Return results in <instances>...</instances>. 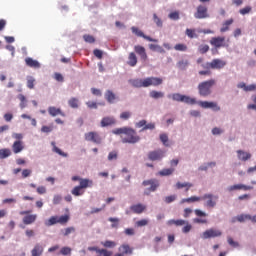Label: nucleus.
<instances>
[{
	"label": "nucleus",
	"instance_id": "nucleus-1",
	"mask_svg": "<svg viewBox=\"0 0 256 256\" xmlns=\"http://www.w3.org/2000/svg\"><path fill=\"white\" fill-rule=\"evenodd\" d=\"M215 85H217V81L215 79H210V80H206V81L199 83L198 84V93H199L200 97H209V95H211V93H213V91L211 89H213V87H215Z\"/></svg>",
	"mask_w": 256,
	"mask_h": 256
},
{
	"label": "nucleus",
	"instance_id": "nucleus-2",
	"mask_svg": "<svg viewBox=\"0 0 256 256\" xmlns=\"http://www.w3.org/2000/svg\"><path fill=\"white\" fill-rule=\"evenodd\" d=\"M121 137L122 143H130L134 145L135 143H139V141H141V137L137 135V131L129 127L126 128V132Z\"/></svg>",
	"mask_w": 256,
	"mask_h": 256
},
{
	"label": "nucleus",
	"instance_id": "nucleus-3",
	"mask_svg": "<svg viewBox=\"0 0 256 256\" xmlns=\"http://www.w3.org/2000/svg\"><path fill=\"white\" fill-rule=\"evenodd\" d=\"M172 99L173 101H177L178 103H186L187 105L197 104V100L195 98L179 93L172 94Z\"/></svg>",
	"mask_w": 256,
	"mask_h": 256
},
{
	"label": "nucleus",
	"instance_id": "nucleus-4",
	"mask_svg": "<svg viewBox=\"0 0 256 256\" xmlns=\"http://www.w3.org/2000/svg\"><path fill=\"white\" fill-rule=\"evenodd\" d=\"M227 65V62L224 60H221L219 58L213 59L211 62H207L206 64H203V69H223Z\"/></svg>",
	"mask_w": 256,
	"mask_h": 256
},
{
	"label": "nucleus",
	"instance_id": "nucleus-5",
	"mask_svg": "<svg viewBox=\"0 0 256 256\" xmlns=\"http://www.w3.org/2000/svg\"><path fill=\"white\" fill-rule=\"evenodd\" d=\"M195 19H209V9L207 6L199 5L196 8V12L194 13Z\"/></svg>",
	"mask_w": 256,
	"mask_h": 256
},
{
	"label": "nucleus",
	"instance_id": "nucleus-6",
	"mask_svg": "<svg viewBox=\"0 0 256 256\" xmlns=\"http://www.w3.org/2000/svg\"><path fill=\"white\" fill-rule=\"evenodd\" d=\"M31 210L21 211L20 215H26L23 217L22 222L24 225H33L37 221V214H29Z\"/></svg>",
	"mask_w": 256,
	"mask_h": 256
},
{
	"label": "nucleus",
	"instance_id": "nucleus-7",
	"mask_svg": "<svg viewBox=\"0 0 256 256\" xmlns=\"http://www.w3.org/2000/svg\"><path fill=\"white\" fill-rule=\"evenodd\" d=\"M142 185L144 187H147L150 185V188L147 189V191L155 192L157 191V188L159 187V180L157 179H150V180H144L142 182ZM145 191L144 195H149V192Z\"/></svg>",
	"mask_w": 256,
	"mask_h": 256
},
{
	"label": "nucleus",
	"instance_id": "nucleus-8",
	"mask_svg": "<svg viewBox=\"0 0 256 256\" xmlns=\"http://www.w3.org/2000/svg\"><path fill=\"white\" fill-rule=\"evenodd\" d=\"M85 141H90L96 145H101L102 139L99 133L97 132H87L84 134Z\"/></svg>",
	"mask_w": 256,
	"mask_h": 256
},
{
	"label": "nucleus",
	"instance_id": "nucleus-9",
	"mask_svg": "<svg viewBox=\"0 0 256 256\" xmlns=\"http://www.w3.org/2000/svg\"><path fill=\"white\" fill-rule=\"evenodd\" d=\"M210 44L216 49H221V47H229V44L225 42V37L221 36L211 38Z\"/></svg>",
	"mask_w": 256,
	"mask_h": 256
},
{
	"label": "nucleus",
	"instance_id": "nucleus-10",
	"mask_svg": "<svg viewBox=\"0 0 256 256\" xmlns=\"http://www.w3.org/2000/svg\"><path fill=\"white\" fill-rule=\"evenodd\" d=\"M131 31L132 33H134V35H136V37H142L143 39H145L146 41H150L151 43H158L159 40L151 38L150 36L145 35V33H143V31H141L139 28L132 26L131 27Z\"/></svg>",
	"mask_w": 256,
	"mask_h": 256
},
{
	"label": "nucleus",
	"instance_id": "nucleus-11",
	"mask_svg": "<svg viewBox=\"0 0 256 256\" xmlns=\"http://www.w3.org/2000/svg\"><path fill=\"white\" fill-rule=\"evenodd\" d=\"M219 199V196H215L213 194H205L202 197L203 201H206V207H215V205H217V200Z\"/></svg>",
	"mask_w": 256,
	"mask_h": 256
},
{
	"label": "nucleus",
	"instance_id": "nucleus-12",
	"mask_svg": "<svg viewBox=\"0 0 256 256\" xmlns=\"http://www.w3.org/2000/svg\"><path fill=\"white\" fill-rule=\"evenodd\" d=\"M221 235H223V233L220 230L210 228L203 232L202 239H211L215 237H221Z\"/></svg>",
	"mask_w": 256,
	"mask_h": 256
},
{
	"label": "nucleus",
	"instance_id": "nucleus-13",
	"mask_svg": "<svg viewBox=\"0 0 256 256\" xmlns=\"http://www.w3.org/2000/svg\"><path fill=\"white\" fill-rule=\"evenodd\" d=\"M146 87H159V85H163V79L159 77H147L145 78Z\"/></svg>",
	"mask_w": 256,
	"mask_h": 256
},
{
	"label": "nucleus",
	"instance_id": "nucleus-14",
	"mask_svg": "<svg viewBox=\"0 0 256 256\" xmlns=\"http://www.w3.org/2000/svg\"><path fill=\"white\" fill-rule=\"evenodd\" d=\"M163 157H165V152H163L161 149L148 153V159L150 161H161Z\"/></svg>",
	"mask_w": 256,
	"mask_h": 256
},
{
	"label": "nucleus",
	"instance_id": "nucleus-15",
	"mask_svg": "<svg viewBox=\"0 0 256 256\" xmlns=\"http://www.w3.org/2000/svg\"><path fill=\"white\" fill-rule=\"evenodd\" d=\"M200 107L202 109H212L213 111H221V107L217 104V102H209V101H200Z\"/></svg>",
	"mask_w": 256,
	"mask_h": 256
},
{
	"label": "nucleus",
	"instance_id": "nucleus-16",
	"mask_svg": "<svg viewBox=\"0 0 256 256\" xmlns=\"http://www.w3.org/2000/svg\"><path fill=\"white\" fill-rule=\"evenodd\" d=\"M253 186H247L245 184H234L228 187V191L231 193L233 191H252Z\"/></svg>",
	"mask_w": 256,
	"mask_h": 256
},
{
	"label": "nucleus",
	"instance_id": "nucleus-17",
	"mask_svg": "<svg viewBox=\"0 0 256 256\" xmlns=\"http://www.w3.org/2000/svg\"><path fill=\"white\" fill-rule=\"evenodd\" d=\"M134 51H135V53H137V55L140 56L142 61H147V52L145 51V47H143L141 45H136L134 47Z\"/></svg>",
	"mask_w": 256,
	"mask_h": 256
},
{
	"label": "nucleus",
	"instance_id": "nucleus-18",
	"mask_svg": "<svg viewBox=\"0 0 256 256\" xmlns=\"http://www.w3.org/2000/svg\"><path fill=\"white\" fill-rule=\"evenodd\" d=\"M131 211L133 213H136V215H141V213H143L145 211V209H147V206H145L144 204H134L130 207Z\"/></svg>",
	"mask_w": 256,
	"mask_h": 256
},
{
	"label": "nucleus",
	"instance_id": "nucleus-19",
	"mask_svg": "<svg viewBox=\"0 0 256 256\" xmlns=\"http://www.w3.org/2000/svg\"><path fill=\"white\" fill-rule=\"evenodd\" d=\"M48 113L51 117H57V115H61V117H65V113L61 110V108H56L55 106H50L48 108Z\"/></svg>",
	"mask_w": 256,
	"mask_h": 256
},
{
	"label": "nucleus",
	"instance_id": "nucleus-20",
	"mask_svg": "<svg viewBox=\"0 0 256 256\" xmlns=\"http://www.w3.org/2000/svg\"><path fill=\"white\" fill-rule=\"evenodd\" d=\"M25 149V146L23 145V141L21 140H16L13 145H12V151L13 153H21Z\"/></svg>",
	"mask_w": 256,
	"mask_h": 256
},
{
	"label": "nucleus",
	"instance_id": "nucleus-21",
	"mask_svg": "<svg viewBox=\"0 0 256 256\" xmlns=\"http://www.w3.org/2000/svg\"><path fill=\"white\" fill-rule=\"evenodd\" d=\"M132 86L136 87V89H141V87L147 88L146 79H133L130 80Z\"/></svg>",
	"mask_w": 256,
	"mask_h": 256
},
{
	"label": "nucleus",
	"instance_id": "nucleus-22",
	"mask_svg": "<svg viewBox=\"0 0 256 256\" xmlns=\"http://www.w3.org/2000/svg\"><path fill=\"white\" fill-rule=\"evenodd\" d=\"M25 63L27 67H32V69H39L41 67V64L37 60H33V58L28 57L25 59Z\"/></svg>",
	"mask_w": 256,
	"mask_h": 256
},
{
	"label": "nucleus",
	"instance_id": "nucleus-23",
	"mask_svg": "<svg viewBox=\"0 0 256 256\" xmlns=\"http://www.w3.org/2000/svg\"><path fill=\"white\" fill-rule=\"evenodd\" d=\"M43 251H44L43 245L36 244L34 246V248L32 249V251H31V255L32 256H42L43 255Z\"/></svg>",
	"mask_w": 256,
	"mask_h": 256
},
{
	"label": "nucleus",
	"instance_id": "nucleus-24",
	"mask_svg": "<svg viewBox=\"0 0 256 256\" xmlns=\"http://www.w3.org/2000/svg\"><path fill=\"white\" fill-rule=\"evenodd\" d=\"M237 155L240 161H249V159H251V153L245 152L243 150H238Z\"/></svg>",
	"mask_w": 256,
	"mask_h": 256
},
{
	"label": "nucleus",
	"instance_id": "nucleus-25",
	"mask_svg": "<svg viewBox=\"0 0 256 256\" xmlns=\"http://www.w3.org/2000/svg\"><path fill=\"white\" fill-rule=\"evenodd\" d=\"M109 125H115V118H113V117H104L101 120V127H109Z\"/></svg>",
	"mask_w": 256,
	"mask_h": 256
},
{
	"label": "nucleus",
	"instance_id": "nucleus-26",
	"mask_svg": "<svg viewBox=\"0 0 256 256\" xmlns=\"http://www.w3.org/2000/svg\"><path fill=\"white\" fill-rule=\"evenodd\" d=\"M78 187H81L82 189H87L88 187H93V180L90 179H80V185Z\"/></svg>",
	"mask_w": 256,
	"mask_h": 256
},
{
	"label": "nucleus",
	"instance_id": "nucleus-27",
	"mask_svg": "<svg viewBox=\"0 0 256 256\" xmlns=\"http://www.w3.org/2000/svg\"><path fill=\"white\" fill-rule=\"evenodd\" d=\"M127 64L130 67H135V65H137V55L134 52H131L128 55V62H127Z\"/></svg>",
	"mask_w": 256,
	"mask_h": 256
},
{
	"label": "nucleus",
	"instance_id": "nucleus-28",
	"mask_svg": "<svg viewBox=\"0 0 256 256\" xmlns=\"http://www.w3.org/2000/svg\"><path fill=\"white\" fill-rule=\"evenodd\" d=\"M176 65L180 71H186L187 67H189V60H180Z\"/></svg>",
	"mask_w": 256,
	"mask_h": 256
},
{
	"label": "nucleus",
	"instance_id": "nucleus-29",
	"mask_svg": "<svg viewBox=\"0 0 256 256\" xmlns=\"http://www.w3.org/2000/svg\"><path fill=\"white\" fill-rule=\"evenodd\" d=\"M71 193L74 197H81L85 193V190L81 186H76L72 189Z\"/></svg>",
	"mask_w": 256,
	"mask_h": 256
},
{
	"label": "nucleus",
	"instance_id": "nucleus-30",
	"mask_svg": "<svg viewBox=\"0 0 256 256\" xmlns=\"http://www.w3.org/2000/svg\"><path fill=\"white\" fill-rule=\"evenodd\" d=\"M230 25H233V18L229 19V20H226L224 23H223V26L221 27L220 29V33H226V31H229V26Z\"/></svg>",
	"mask_w": 256,
	"mask_h": 256
},
{
	"label": "nucleus",
	"instance_id": "nucleus-31",
	"mask_svg": "<svg viewBox=\"0 0 256 256\" xmlns=\"http://www.w3.org/2000/svg\"><path fill=\"white\" fill-rule=\"evenodd\" d=\"M174 172V168H165L159 172V175H161V177H169V175H173Z\"/></svg>",
	"mask_w": 256,
	"mask_h": 256
},
{
	"label": "nucleus",
	"instance_id": "nucleus-32",
	"mask_svg": "<svg viewBox=\"0 0 256 256\" xmlns=\"http://www.w3.org/2000/svg\"><path fill=\"white\" fill-rule=\"evenodd\" d=\"M202 197L191 196L190 198H184L181 200V203H196L197 201H201Z\"/></svg>",
	"mask_w": 256,
	"mask_h": 256
},
{
	"label": "nucleus",
	"instance_id": "nucleus-33",
	"mask_svg": "<svg viewBox=\"0 0 256 256\" xmlns=\"http://www.w3.org/2000/svg\"><path fill=\"white\" fill-rule=\"evenodd\" d=\"M167 225H176V227H181L183 225H187V221L185 220H169Z\"/></svg>",
	"mask_w": 256,
	"mask_h": 256
},
{
	"label": "nucleus",
	"instance_id": "nucleus-34",
	"mask_svg": "<svg viewBox=\"0 0 256 256\" xmlns=\"http://www.w3.org/2000/svg\"><path fill=\"white\" fill-rule=\"evenodd\" d=\"M150 97L152 99H163V97H165V93L159 92V91H156V90H152L150 92Z\"/></svg>",
	"mask_w": 256,
	"mask_h": 256
},
{
	"label": "nucleus",
	"instance_id": "nucleus-35",
	"mask_svg": "<svg viewBox=\"0 0 256 256\" xmlns=\"http://www.w3.org/2000/svg\"><path fill=\"white\" fill-rule=\"evenodd\" d=\"M184 187L186 188V191H189V189H191V187H193V184H191L189 182H184V183L177 182L176 183V189H183Z\"/></svg>",
	"mask_w": 256,
	"mask_h": 256
},
{
	"label": "nucleus",
	"instance_id": "nucleus-36",
	"mask_svg": "<svg viewBox=\"0 0 256 256\" xmlns=\"http://www.w3.org/2000/svg\"><path fill=\"white\" fill-rule=\"evenodd\" d=\"M57 223H59V216H52L45 224L47 227H51L52 225H57Z\"/></svg>",
	"mask_w": 256,
	"mask_h": 256
},
{
	"label": "nucleus",
	"instance_id": "nucleus-37",
	"mask_svg": "<svg viewBox=\"0 0 256 256\" xmlns=\"http://www.w3.org/2000/svg\"><path fill=\"white\" fill-rule=\"evenodd\" d=\"M10 155L11 150L9 148L0 149V159H7Z\"/></svg>",
	"mask_w": 256,
	"mask_h": 256
},
{
	"label": "nucleus",
	"instance_id": "nucleus-38",
	"mask_svg": "<svg viewBox=\"0 0 256 256\" xmlns=\"http://www.w3.org/2000/svg\"><path fill=\"white\" fill-rule=\"evenodd\" d=\"M251 219V215L249 214H241L237 216V221H239V223H245V221H250Z\"/></svg>",
	"mask_w": 256,
	"mask_h": 256
},
{
	"label": "nucleus",
	"instance_id": "nucleus-39",
	"mask_svg": "<svg viewBox=\"0 0 256 256\" xmlns=\"http://www.w3.org/2000/svg\"><path fill=\"white\" fill-rule=\"evenodd\" d=\"M105 98L108 103H113V101H115V94L111 90H107Z\"/></svg>",
	"mask_w": 256,
	"mask_h": 256
},
{
	"label": "nucleus",
	"instance_id": "nucleus-40",
	"mask_svg": "<svg viewBox=\"0 0 256 256\" xmlns=\"http://www.w3.org/2000/svg\"><path fill=\"white\" fill-rule=\"evenodd\" d=\"M51 145H52V147H53L54 153H57L58 155H61V157H67V153L62 152V150L59 149V147H57V146L55 145V142H51Z\"/></svg>",
	"mask_w": 256,
	"mask_h": 256
},
{
	"label": "nucleus",
	"instance_id": "nucleus-41",
	"mask_svg": "<svg viewBox=\"0 0 256 256\" xmlns=\"http://www.w3.org/2000/svg\"><path fill=\"white\" fill-rule=\"evenodd\" d=\"M153 21L156 24V27H159L160 29L163 27V20H161L155 13L153 14Z\"/></svg>",
	"mask_w": 256,
	"mask_h": 256
},
{
	"label": "nucleus",
	"instance_id": "nucleus-42",
	"mask_svg": "<svg viewBox=\"0 0 256 256\" xmlns=\"http://www.w3.org/2000/svg\"><path fill=\"white\" fill-rule=\"evenodd\" d=\"M27 87L28 89H35V78L33 76L27 77Z\"/></svg>",
	"mask_w": 256,
	"mask_h": 256
},
{
	"label": "nucleus",
	"instance_id": "nucleus-43",
	"mask_svg": "<svg viewBox=\"0 0 256 256\" xmlns=\"http://www.w3.org/2000/svg\"><path fill=\"white\" fill-rule=\"evenodd\" d=\"M68 104L72 109H77V107H79V100L77 98H71L68 101Z\"/></svg>",
	"mask_w": 256,
	"mask_h": 256
},
{
	"label": "nucleus",
	"instance_id": "nucleus-44",
	"mask_svg": "<svg viewBox=\"0 0 256 256\" xmlns=\"http://www.w3.org/2000/svg\"><path fill=\"white\" fill-rule=\"evenodd\" d=\"M103 247H106L108 249H113V247L117 246V243L111 240H106L105 242L102 243Z\"/></svg>",
	"mask_w": 256,
	"mask_h": 256
},
{
	"label": "nucleus",
	"instance_id": "nucleus-45",
	"mask_svg": "<svg viewBox=\"0 0 256 256\" xmlns=\"http://www.w3.org/2000/svg\"><path fill=\"white\" fill-rule=\"evenodd\" d=\"M58 223H60V225H65L66 223H69V215H63L58 217Z\"/></svg>",
	"mask_w": 256,
	"mask_h": 256
},
{
	"label": "nucleus",
	"instance_id": "nucleus-46",
	"mask_svg": "<svg viewBox=\"0 0 256 256\" xmlns=\"http://www.w3.org/2000/svg\"><path fill=\"white\" fill-rule=\"evenodd\" d=\"M71 233H75V227L71 226L63 230L64 237H69Z\"/></svg>",
	"mask_w": 256,
	"mask_h": 256
},
{
	"label": "nucleus",
	"instance_id": "nucleus-47",
	"mask_svg": "<svg viewBox=\"0 0 256 256\" xmlns=\"http://www.w3.org/2000/svg\"><path fill=\"white\" fill-rule=\"evenodd\" d=\"M186 35L187 37H189L190 39H195V37H197V33H195V29H186Z\"/></svg>",
	"mask_w": 256,
	"mask_h": 256
},
{
	"label": "nucleus",
	"instance_id": "nucleus-48",
	"mask_svg": "<svg viewBox=\"0 0 256 256\" xmlns=\"http://www.w3.org/2000/svg\"><path fill=\"white\" fill-rule=\"evenodd\" d=\"M198 51L202 55H205V53H207L209 51V45H207V44L200 45L199 48H198Z\"/></svg>",
	"mask_w": 256,
	"mask_h": 256
},
{
	"label": "nucleus",
	"instance_id": "nucleus-49",
	"mask_svg": "<svg viewBox=\"0 0 256 256\" xmlns=\"http://www.w3.org/2000/svg\"><path fill=\"white\" fill-rule=\"evenodd\" d=\"M131 112L130 111H124L120 114V119L123 121H127V119H131Z\"/></svg>",
	"mask_w": 256,
	"mask_h": 256
},
{
	"label": "nucleus",
	"instance_id": "nucleus-50",
	"mask_svg": "<svg viewBox=\"0 0 256 256\" xmlns=\"http://www.w3.org/2000/svg\"><path fill=\"white\" fill-rule=\"evenodd\" d=\"M83 39H84V41H85L86 43H90V44L95 43V37H93L92 35L85 34V35L83 36Z\"/></svg>",
	"mask_w": 256,
	"mask_h": 256
},
{
	"label": "nucleus",
	"instance_id": "nucleus-51",
	"mask_svg": "<svg viewBox=\"0 0 256 256\" xmlns=\"http://www.w3.org/2000/svg\"><path fill=\"white\" fill-rule=\"evenodd\" d=\"M127 131V127L123 128H117L113 130L114 135H125V132Z\"/></svg>",
	"mask_w": 256,
	"mask_h": 256
},
{
	"label": "nucleus",
	"instance_id": "nucleus-52",
	"mask_svg": "<svg viewBox=\"0 0 256 256\" xmlns=\"http://www.w3.org/2000/svg\"><path fill=\"white\" fill-rule=\"evenodd\" d=\"M149 225V220L147 219H142L136 222V227H145Z\"/></svg>",
	"mask_w": 256,
	"mask_h": 256
},
{
	"label": "nucleus",
	"instance_id": "nucleus-53",
	"mask_svg": "<svg viewBox=\"0 0 256 256\" xmlns=\"http://www.w3.org/2000/svg\"><path fill=\"white\" fill-rule=\"evenodd\" d=\"M193 223H196L198 225H206V223L208 222H207V219L205 218H194Z\"/></svg>",
	"mask_w": 256,
	"mask_h": 256
},
{
	"label": "nucleus",
	"instance_id": "nucleus-54",
	"mask_svg": "<svg viewBox=\"0 0 256 256\" xmlns=\"http://www.w3.org/2000/svg\"><path fill=\"white\" fill-rule=\"evenodd\" d=\"M175 51H187V45L185 44H176L174 46Z\"/></svg>",
	"mask_w": 256,
	"mask_h": 256
},
{
	"label": "nucleus",
	"instance_id": "nucleus-55",
	"mask_svg": "<svg viewBox=\"0 0 256 256\" xmlns=\"http://www.w3.org/2000/svg\"><path fill=\"white\" fill-rule=\"evenodd\" d=\"M179 12L175 11V12H171L169 14V19H172V21H179Z\"/></svg>",
	"mask_w": 256,
	"mask_h": 256
},
{
	"label": "nucleus",
	"instance_id": "nucleus-56",
	"mask_svg": "<svg viewBox=\"0 0 256 256\" xmlns=\"http://www.w3.org/2000/svg\"><path fill=\"white\" fill-rule=\"evenodd\" d=\"M177 199V195H170V196H166L164 198L165 203L169 204V203H173V201H175Z\"/></svg>",
	"mask_w": 256,
	"mask_h": 256
},
{
	"label": "nucleus",
	"instance_id": "nucleus-57",
	"mask_svg": "<svg viewBox=\"0 0 256 256\" xmlns=\"http://www.w3.org/2000/svg\"><path fill=\"white\" fill-rule=\"evenodd\" d=\"M252 10L251 6H246L239 10L240 15H247Z\"/></svg>",
	"mask_w": 256,
	"mask_h": 256
},
{
	"label": "nucleus",
	"instance_id": "nucleus-58",
	"mask_svg": "<svg viewBox=\"0 0 256 256\" xmlns=\"http://www.w3.org/2000/svg\"><path fill=\"white\" fill-rule=\"evenodd\" d=\"M53 131V125L50 126H42L41 132L42 133H51Z\"/></svg>",
	"mask_w": 256,
	"mask_h": 256
},
{
	"label": "nucleus",
	"instance_id": "nucleus-59",
	"mask_svg": "<svg viewBox=\"0 0 256 256\" xmlns=\"http://www.w3.org/2000/svg\"><path fill=\"white\" fill-rule=\"evenodd\" d=\"M160 141H162L163 145L167 147L168 146L167 142L169 141V137L167 136V134H161Z\"/></svg>",
	"mask_w": 256,
	"mask_h": 256
},
{
	"label": "nucleus",
	"instance_id": "nucleus-60",
	"mask_svg": "<svg viewBox=\"0 0 256 256\" xmlns=\"http://www.w3.org/2000/svg\"><path fill=\"white\" fill-rule=\"evenodd\" d=\"M61 255H71V248L63 247L60 250Z\"/></svg>",
	"mask_w": 256,
	"mask_h": 256
},
{
	"label": "nucleus",
	"instance_id": "nucleus-61",
	"mask_svg": "<svg viewBox=\"0 0 256 256\" xmlns=\"http://www.w3.org/2000/svg\"><path fill=\"white\" fill-rule=\"evenodd\" d=\"M117 157V151H112L108 154V161H113L114 159H117Z\"/></svg>",
	"mask_w": 256,
	"mask_h": 256
},
{
	"label": "nucleus",
	"instance_id": "nucleus-62",
	"mask_svg": "<svg viewBox=\"0 0 256 256\" xmlns=\"http://www.w3.org/2000/svg\"><path fill=\"white\" fill-rule=\"evenodd\" d=\"M191 229H193V226H191V224H189V222H187L186 225L182 228V232L189 233V231H191Z\"/></svg>",
	"mask_w": 256,
	"mask_h": 256
},
{
	"label": "nucleus",
	"instance_id": "nucleus-63",
	"mask_svg": "<svg viewBox=\"0 0 256 256\" xmlns=\"http://www.w3.org/2000/svg\"><path fill=\"white\" fill-rule=\"evenodd\" d=\"M194 213L197 217H207V213L201 211L200 209L194 210Z\"/></svg>",
	"mask_w": 256,
	"mask_h": 256
},
{
	"label": "nucleus",
	"instance_id": "nucleus-64",
	"mask_svg": "<svg viewBox=\"0 0 256 256\" xmlns=\"http://www.w3.org/2000/svg\"><path fill=\"white\" fill-rule=\"evenodd\" d=\"M147 129H150V130L155 129V123L146 124V125L141 129V131H147Z\"/></svg>",
	"mask_w": 256,
	"mask_h": 256
}]
</instances>
